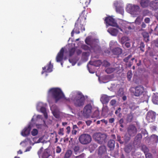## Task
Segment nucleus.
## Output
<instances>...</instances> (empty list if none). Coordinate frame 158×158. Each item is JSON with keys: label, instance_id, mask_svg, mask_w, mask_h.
<instances>
[{"label": "nucleus", "instance_id": "nucleus-27", "mask_svg": "<svg viewBox=\"0 0 158 158\" xmlns=\"http://www.w3.org/2000/svg\"><path fill=\"white\" fill-rule=\"evenodd\" d=\"M142 35L145 42H148L149 40V36L148 33L146 32H143L142 33Z\"/></svg>", "mask_w": 158, "mask_h": 158}, {"label": "nucleus", "instance_id": "nucleus-8", "mask_svg": "<svg viewBox=\"0 0 158 158\" xmlns=\"http://www.w3.org/2000/svg\"><path fill=\"white\" fill-rule=\"evenodd\" d=\"M156 113L152 111H148L147 113L146 119L148 123L153 122L155 118Z\"/></svg>", "mask_w": 158, "mask_h": 158}, {"label": "nucleus", "instance_id": "nucleus-35", "mask_svg": "<svg viewBox=\"0 0 158 158\" xmlns=\"http://www.w3.org/2000/svg\"><path fill=\"white\" fill-rule=\"evenodd\" d=\"M73 150L75 153L77 154V153L79 152L80 150V147L78 145H77L73 147Z\"/></svg>", "mask_w": 158, "mask_h": 158}, {"label": "nucleus", "instance_id": "nucleus-21", "mask_svg": "<svg viewBox=\"0 0 158 158\" xmlns=\"http://www.w3.org/2000/svg\"><path fill=\"white\" fill-rule=\"evenodd\" d=\"M89 63L92 65L98 67L101 65L102 62L101 60H98L94 61H90Z\"/></svg>", "mask_w": 158, "mask_h": 158}, {"label": "nucleus", "instance_id": "nucleus-59", "mask_svg": "<svg viewBox=\"0 0 158 158\" xmlns=\"http://www.w3.org/2000/svg\"><path fill=\"white\" fill-rule=\"evenodd\" d=\"M92 123V121L91 120H88L85 122V123L88 126H89Z\"/></svg>", "mask_w": 158, "mask_h": 158}, {"label": "nucleus", "instance_id": "nucleus-49", "mask_svg": "<svg viewBox=\"0 0 158 158\" xmlns=\"http://www.w3.org/2000/svg\"><path fill=\"white\" fill-rule=\"evenodd\" d=\"M116 100L115 99H113L110 101V104L112 106H114L116 104Z\"/></svg>", "mask_w": 158, "mask_h": 158}, {"label": "nucleus", "instance_id": "nucleus-7", "mask_svg": "<svg viewBox=\"0 0 158 158\" xmlns=\"http://www.w3.org/2000/svg\"><path fill=\"white\" fill-rule=\"evenodd\" d=\"M85 10L82 11L79 17L78 18V19L75 23V26H77V24L79 25V27H81V28L83 27V24H82L81 23V21L82 20L85 21L86 19V15L85 14Z\"/></svg>", "mask_w": 158, "mask_h": 158}, {"label": "nucleus", "instance_id": "nucleus-44", "mask_svg": "<svg viewBox=\"0 0 158 158\" xmlns=\"http://www.w3.org/2000/svg\"><path fill=\"white\" fill-rule=\"evenodd\" d=\"M153 72L156 74H158V64H156L154 67Z\"/></svg>", "mask_w": 158, "mask_h": 158}, {"label": "nucleus", "instance_id": "nucleus-43", "mask_svg": "<svg viewBox=\"0 0 158 158\" xmlns=\"http://www.w3.org/2000/svg\"><path fill=\"white\" fill-rule=\"evenodd\" d=\"M145 45L143 42H141L140 44V46L139 47V48H140V50L142 52H144V48Z\"/></svg>", "mask_w": 158, "mask_h": 158}, {"label": "nucleus", "instance_id": "nucleus-32", "mask_svg": "<svg viewBox=\"0 0 158 158\" xmlns=\"http://www.w3.org/2000/svg\"><path fill=\"white\" fill-rule=\"evenodd\" d=\"M54 116L56 118H58L60 117V112L57 110H55L52 111Z\"/></svg>", "mask_w": 158, "mask_h": 158}, {"label": "nucleus", "instance_id": "nucleus-14", "mask_svg": "<svg viewBox=\"0 0 158 158\" xmlns=\"http://www.w3.org/2000/svg\"><path fill=\"white\" fill-rule=\"evenodd\" d=\"M112 96H108L104 94L102 96L100 101L103 104H107L110 100V98Z\"/></svg>", "mask_w": 158, "mask_h": 158}, {"label": "nucleus", "instance_id": "nucleus-16", "mask_svg": "<svg viewBox=\"0 0 158 158\" xmlns=\"http://www.w3.org/2000/svg\"><path fill=\"white\" fill-rule=\"evenodd\" d=\"M30 129L31 127L30 126L25 128L21 133L22 135L23 136H26L30 134Z\"/></svg>", "mask_w": 158, "mask_h": 158}, {"label": "nucleus", "instance_id": "nucleus-30", "mask_svg": "<svg viewBox=\"0 0 158 158\" xmlns=\"http://www.w3.org/2000/svg\"><path fill=\"white\" fill-rule=\"evenodd\" d=\"M40 111L44 114V117L46 118H48V115L46 112V108L43 106L41 107L40 109Z\"/></svg>", "mask_w": 158, "mask_h": 158}, {"label": "nucleus", "instance_id": "nucleus-39", "mask_svg": "<svg viewBox=\"0 0 158 158\" xmlns=\"http://www.w3.org/2000/svg\"><path fill=\"white\" fill-rule=\"evenodd\" d=\"M152 101L154 104L158 105V95L154 96L152 98Z\"/></svg>", "mask_w": 158, "mask_h": 158}, {"label": "nucleus", "instance_id": "nucleus-38", "mask_svg": "<svg viewBox=\"0 0 158 158\" xmlns=\"http://www.w3.org/2000/svg\"><path fill=\"white\" fill-rule=\"evenodd\" d=\"M129 40L128 37L124 36L121 39V42L122 44H124L126 42Z\"/></svg>", "mask_w": 158, "mask_h": 158}, {"label": "nucleus", "instance_id": "nucleus-17", "mask_svg": "<svg viewBox=\"0 0 158 158\" xmlns=\"http://www.w3.org/2000/svg\"><path fill=\"white\" fill-rule=\"evenodd\" d=\"M106 152V148L105 146L102 145L99 147L98 153L99 155H102L104 154Z\"/></svg>", "mask_w": 158, "mask_h": 158}, {"label": "nucleus", "instance_id": "nucleus-42", "mask_svg": "<svg viewBox=\"0 0 158 158\" xmlns=\"http://www.w3.org/2000/svg\"><path fill=\"white\" fill-rule=\"evenodd\" d=\"M132 76V73L131 71H129L127 73V78L128 81H130Z\"/></svg>", "mask_w": 158, "mask_h": 158}, {"label": "nucleus", "instance_id": "nucleus-11", "mask_svg": "<svg viewBox=\"0 0 158 158\" xmlns=\"http://www.w3.org/2000/svg\"><path fill=\"white\" fill-rule=\"evenodd\" d=\"M97 140L100 142L102 143L105 142L107 138V136L105 134H101L100 133L97 134L96 135Z\"/></svg>", "mask_w": 158, "mask_h": 158}, {"label": "nucleus", "instance_id": "nucleus-20", "mask_svg": "<svg viewBox=\"0 0 158 158\" xmlns=\"http://www.w3.org/2000/svg\"><path fill=\"white\" fill-rule=\"evenodd\" d=\"M134 118L133 114L132 112L128 114L127 115L126 120L127 123L132 122Z\"/></svg>", "mask_w": 158, "mask_h": 158}, {"label": "nucleus", "instance_id": "nucleus-64", "mask_svg": "<svg viewBox=\"0 0 158 158\" xmlns=\"http://www.w3.org/2000/svg\"><path fill=\"white\" fill-rule=\"evenodd\" d=\"M119 124H123L124 123V120L123 118H122L120 119L119 121Z\"/></svg>", "mask_w": 158, "mask_h": 158}, {"label": "nucleus", "instance_id": "nucleus-6", "mask_svg": "<svg viewBox=\"0 0 158 158\" xmlns=\"http://www.w3.org/2000/svg\"><path fill=\"white\" fill-rule=\"evenodd\" d=\"M137 132V129L134 125H129L127 128V133L130 137L134 136L136 134Z\"/></svg>", "mask_w": 158, "mask_h": 158}, {"label": "nucleus", "instance_id": "nucleus-23", "mask_svg": "<svg viewBox=\"0 0 158 158\" xmlns=\"http://www.w3.org/2000/svg\"><path fill=\"white\" fill-rule=\"evenodd\" d=\"M142 136L140 133L138 134L134 138V141L136 143V144L140 143L142 139Z\"/></svg>", "mask_w": 158, "mask_h": 158}, {"label": "nucleus", "instance_id": "nucleus-15", "mask_svg": "<svg viewBox=\"0 0 158 158\" xmlns=\"http://www.w3.org/2000/svg\"><path fill=\"white\" fill-rule=\"evenodd\" d=\"M113 54L117 56L118 57L122 53V50L121 48L117 47L113 49L112 50Z\"/></svg>", "mask_w": 158, "mask_h": 158}, {"label": "nucleus", "instance_id": "nucleus-37", "mask_svg": "<svg viewBox=\"0 0 158 158\" xmlns=\"http://www.w3.org/2000/svg\"><path fill=\"white\" fill-rule=\"evenodd\" d=\"M142 150L144 152L145 155H146V154H148L149 153V149L148 148L145 146L143 145L142 146Z\"/></svg>", "mask_w": 158, "mask_h": 158}, {"label": "nucleus", "instance_id": "nucleus-9", "mask_svg": "<svg viewBox=\"0 0 158 158\" xmlns=\"http://www.w3.org/2000/svg\"><path fill=\"white\" fill-rule=\"evenodd\" d=\"M92 106L90 104L86 105L84 107L83 110L84 115L86 117H89L92 112Z\"/></svg>", "mask_w": 158, "mask_h": 158}, {"label": "nucleus", "instance_id": "nucleus-52", "mask_svg": "<svg viewBox=\"0 0 158 158\" xmlns=\"http://www.w3.org/2000/svg\"><path fill=\"white\" fill-rule=\"evenodd\" d=\"M63 131H64V128H60L59 131H58V134L59 135H63L64 134V133H63Z\"/></svg>", "mask_w": 158, "mask_h": 158}, {"label": "nucleus", "instance_id": "nucleus-62", "mask_svg": "<svg viewBox=\"0 0 158 158\" xmlns=\"http://www.w3.org/2000/svg\"><path fill=\"white\" fill-rule=\"evenodd\" d=\"M125 46L127 48H129L130 47V44L129 42H126L125 44Z\"/></svg>", "mask_w": 158, "mask_h": 158}, {"label": "nucleus", "instance_id": "nucleus-29", "mask_svg": "<svg viewBox=\"0 0 158 158\" xmlns=\"http://www.w3.org/2000/svg\"><path fill=\"white\" fill-rule=\"evenodd\" d=\"M85 42L86 44L89 45L91 48H93L92 43V40L90 38L87 37L85 40Z\"/></svg>", "mask_w": 158, "mask_h": 158}, {"label": "nucleus", "instance_id": "nucleus-63", "mask_svg": "<svg viewBox=\"0 0 158 158\" xmlns=\"http://www.w3.org/2000/svg\"><path fill=\"white\" fill-rule=\"evenodd\" d=\"M83 157L84 154H82L79 155V156H75V158H82Z\"/></svg>", "mask_w": 158, "mask_h": 158}, {"label": "nucleus", "instance_id": "nucleus-58", "mask_svg": "<svg viewBox=\"0 0 158 158\" xmlns=\"http://www.w3.org/2000/svg\"><path fill=\"white\" fill-rule=\"evenodd\" d=\"M82 51L80 49H77L76 50V53L77 55H79L81 54Z\"/></svg>", "mask_w": 158, "mask_h": 158}, {"label": "nucleus", "instance_id": "nucleus-1", "mask_svg": "<svg viewBox=\"0 0 158 158\" xmlns=\"http://www.w3.org/2000/svg\"><path fill=\"white\" fill-rule=\"evenodd\" d=\"M48 93L52 98L55 100L56 103H57L59 100L63 98H64L67 101H70L69 98H66L64 97L63 93L59 88H52L49 90Z\"/></svg>", "mask_w": 158, "mask_h": 158}, {"label": "nucleus", "instance_id": "nucleus-4", "mask_svg": "<svg viewBox=\"0 0 158 158\" xmlns=\"http://www.w3.org/2000/svg\"><path fill=\"white\" fill-rule=\"evenodd\" d=\"M105 22H106V25L116 27L120 29L121 31L123 32V29L119 27L115 19L112 17L110 16L106 17L105 19Z\"/></svg>", "mask_w": 158, "mask_h": 158}, {"label": "nucleus", "instance_id": "nucleus-3", "mask_svg": "<svg viewBox=\"0 0 158 158\" xmlns=\"http://www.w3.org/2000/svg\"><path fill=\"white\" fill-rule=\"evenodd\" d=\"M78 139L79 142L81 144L86 145L91 142L92 138L90 135L87 134H83L79 137Z\"/></svg>", "mask_w": 158, "mask_h": 158}, {"label": "nucleus", "instance_id": "nucleus-53", "mask_svg": "<svg viewBox=\"0 0 158 158\" xmlns=\"http://www.w3.org/2000/svg\"><path fill=\"white\" fill-rule=\"evenodd\" d=\"M146 158H153L152 154L151 153H148L145 155Z\"/></svg>", "mask_w": 158, "mask_h": 158}, {"label": "nucleus", "instance_id": "nucleus-36", "mask_svg": "<svg viewBox=\"0 0 158 158\" xmlns=\"http://www.w3.org/2000/svg\"><path fill=\"white\" fill-rule=\"evenodd\" d=\"M115 69L114 68H108L105 70V71L108 74L114 72Z\"/></svg>", "mask_w": 158, "mask_h": 158}, {"label": "nucleus", "instance_id": "nucleus-46", "mask_svg": "<svg viewBox=\"0 0 158 158\" xmlns=\"http://www.w3.org/2000/svg\"><path fill=\"white\" fill-rule=\"evenodd\" d=\"M38 133V130L35 129H33L31 132V134L33 136H35Z\"/></svg>", "mask_w": 158, "mask_h": 158}, {"label": "nucleus", "instance_id": "nucleus-48", "mask_svg": "<svg viewBox=\"0 0 158 158\" xmlns=\"http://www.w3.org/2000/svg\"><path fill=\"white\" fill-rule=\"evenodd\" d=\"M117 140L118 141L120 144H122L124 143V142L121 140V137L119 135H118L117 136Z\"/></svg>", "mask_w": 158, "mask_h": 158}, {"label": "nucleus", "instance_id": "nucleus-50", "mask_svg": "<svg viewBox=\"0 0 158 158\" xmlns=\"http://www.w3.org/2000/svg\"><path fill=\"white\" fill-rule=\"evenodd\" d=\"M61 151V149L60 147L57 146L56 149V152L57 153H60Z\"/></svg>", "mask_w": 158, "mask_h": 158}, {"label": "nucleus", "instance_id": "nucleus-13", "mask_svg": "<svg viewBox=\"0 0 158 158\" xmlns=\"http://www.w3.org/2000/svg\"><path fill=\"white\" fill-rule=\"evenodd\" d=\"M53 68V65L51 64V62L50 61L48 64L46 66L42 68L44 72H51L52 71Z\"/></svg>", "mask_w": 158, "mask_h": 158}, {"label": "nucleus", "instance_id": "nucleus-28", "mask_svg": "<svg viewBox=\"0 0 158 158\" xmlns=\"http://www.w3.org/2000/svg\"><path fill=\"white\" fill-rule=\"evenodd\" d=\"M92 118H96L97 119L99 118V111L98 110H95L91 116Z\"/></svg>", "mask_w": 158, "mask_h": 158}, {"label": "nucleus", "instance_id": "nucleus-54", "mask_svg": "<svg viewBox=\"0 0 158 158\" xmlns=\"http://www.w3.org/2000/svg\"><path fill=\"white\" fill-rule=\"evenodd\" d=\"M131 137L129 136H125V141L126 143H127L128 142L130 139Z\"/></svg>", "mask_w": 158, "mask_h": 158}, {"label": "nucleus", "instance_id": "nucleus-25", "mask_svg": "<svg viewBox=\"0 0 158 158\" xmlns=\"http://www.w3.org/2000/svg\"><path fill=\"white\" fill-rule=\"evenodd\" d=\"M140 4L143 8L146 7L149 5V1L148 0H141Z\"/></svg>", "mask_w": 158, "mask_h": 158}, {"label": "nucleus", "instance_id": "nucleus-40", "mask_svg": "<svg viewBox=\"0 0 158 158\" xmlns=\"http://www.w3.org/2000/svg\"><path fill=\"white\" fill-rule=\"evenodd\" d=\"M76 51V49L74 48H72L69 50V56H73Z\"/></svg>", "mask_w": 158, "mask_h": 158}, {"label": "nucleus", "instance_id": "nucleus-5", "mask_svg": "<svg viewBox=\"0 0 158 158\" xmlns=\"http://www.w3.org/2000/svg\"><path fill=\"white\" fill-rule=\"evenodd\" d=\"M131 91L135 96H139L144 92V88L142 85H138L131 89Z\"/></svg>", "mask_w": 158, "mask_h": 158}, {"label": "nucleus", "instance_id": "nucleus-2", "mask_svg": "<svg viewBox=\"0 0 158 158\" xmlns=\"http://www.w3.org/2000/svg\"><path fill=\"white\" fill-rule=\"evenodd\" d=\"M73 101L75 106L80 107L84 104L85 98L81 92H78Z\"/></svg>", "mask_w": 158, "mask_h": 158}, {"label": "nucleus", "instance_id": "nucleus-41", "mask_svg": "<svg viewBox=\"0 0 158 158\" xmlns=\"http://www.w3.org/2000/svg\"><path fill=\"white\" fill-rule=\"evenodd\" d=\"M81 48L85 50H89L91 49V48L85 44L82 45L81 46Z\"/></svg>", "mask_w": 158, "mask_h": 158}, {"label": "nucleus", "instance_id": "nucleus-57", "mask_svg": "<svg viewBox=\"0 0 158 158\" xmlns=\"http://www.w3.org/2000/svg\"><path fill=\"white\" fill-rule=\"evenodd\" d=\"M114 121V118H110L109 120V123H113Z\"/></svg>", "mask_w": 158, "mask_h": 158}, {"label": "nucleus", "instance_id": "nucleus-47", "mask_svg": "<svg viewBox=\"0 0 158 158\" xmlns=\"http://www.w3.org/2000/svg\"><path fill=\"white\" fill-rule=\"evenodd\" d=\"M132 55H129L128 56L125 57L123 60V61L126 63L128 62L129 60L131 57Z\"/></svg>", "mask_w": 158, "mask_h": 158}, {"label": "nucleus", "instance_id": "nucleus-56", "mask_svg": "<svg viewBox=\"0 0 158 158\" xmlns=\"http://www.w3.org/2000/svg\"><path fill=\"white\" fill-rule=\"evenodd\" d=\"M150 19L148 18H146L144 19V22L145 23H148L150 22Z\"/></svg>", "mask_w": 158, "mask_h": 158}, {"label": "nucleus", "instance_id": "nucleus-61", "mask_svg": "<svg viewBox=\"0 0 158 158\" xmlns=\"http://www.w3.org/2000/svg\"><path fill=\"white\" fill-rule=\"evenodd\" d=\"M154 43L156 46L158 47V38L154 41Z\"/></svg>", "mask_w": 158, "mask_h": 158}, {"label": "nucleus", "instance_id": "nucleus-34", "mask_svg": "<svg viewBox=\"0 0 158 158\" xmlns=\"http://www.w3.org/2000/svg\"><path fill=\"white\" fill-rule=\"evenodd\" d=\"M151 139L154 143H157L158 142V136L155 135H152L151 136Z\"/></svg>", "mask_w": 158, "mask_h": 158}, {"label": "nucleus", "instance_id": "nucleus-31", "mask_svg": "<svg viewBox=\"0 0 158 158\" xmlns=\"http://www.w3.org/2000/svg\"><path fill=\"white\" fill-rule=\"evenodd\" d=\"M132 149V146L130 144H129L125 147L124 149V151L127 153H129L131 151Z\"/></svg>", "mask_w": 158, "mask_h": 158}, {"label": "nucleus", "instance_id": "nucleus-55", "mask_svg": "<svg viewBox=\"0 0 158 158\" xmlns=\"http://www.w3.org/2000/svg\"><path fill=\"white\" fill-rule=\"evenodd\" d=\"M121 110V108L120 107H119L118 109L115 111V114L117 115L119 113H120Z\"/></svg>", "mask_w": 158, "mask_h": 158}, {"label": "nucleus", "instance_id": "nucleus-19", "mask_svg": "<svg viewBox=\"0 0 158 158\" xmlns=\"http://www.w3.org/2000/svg\"><path fill=\"white\" fill-rule=\"evenodd\" d=\"M107 31L111 35L113 36H116L118 33V30L112 27L109 28L107 30Z\"/></svg>", "mask_w": 158, "mask_h": 158}, {"label": "nucleus", "instance_id": "nucleus-24", "mask_svg": "<svg viewBox=\"0 0 158 158\" xmlns=\"http://www.w3.org/2000/svg\"><path fill=\"white\" fill-rule=\"evenodd\" d=\"M79 25L77 24V26H75V27L71 33V35L72 36H73L74 32H75V33L77 34L80 33L79 28Z\"/></svg>", "mask_w": 158, "mask_h": 158}, {"label": "nucleus", "instance_id": "nucleus-10", "mask_svg": "<svg viewBox=\"0 0 158 158\" xmlns=\"http://www.w3.org/2000/svg\"><path fill=\"white\" fill-rule=\"evenodd\" d=\"M129 9L131 14L136 15L137 12L139 11L140 8L138 5H133L130 6Z\"/></svg>", "mask_w": 158, "mask_h": 158}, {"label": "nucleus", "instance_id": "nucleus-45", "mask_svg": "<svg viewBox=\"0 0 158 158\" xmlns=\"http://www.w3.org/2000/svg\"><path fill=\"white\" fill-rule=\"evenodd\" d=\"M132 28L131 27V26H126L124 27V29L126 30V31H125L124 32L126 34H128V31H127V30L128 29L129 30H131L132 29ZM123 31H124L123 30ZM123 32H124V31Z\"/></svg>", "mask_w": 158, "mask_h": 158}, {"label": "nucleus", "instance_id": "nucleus-18", "mask_svg": "<svg viewBox=\"0 0 158 158\" xmlns=\"http://www.w3.org/2000/svg\"><path fill=\"white\" fill-rule=\"evenodd\" d=\"M150 5L154 10H156L158 9V0L152 1L150 3Z\"/></svg>", "mask_w": 158, "mask_h": 158}, {"label": "nucleus", "instance_id": "nucleus-12", "mask_svg": "<svg viewBox=\"0 0 158 158\" xmlns=\"http://www.w3.org/2000/svg\"><path fill=\"white\" fill-rule=\"evenodd\" d=\"M64 49L62 48L59 52L58 53L56 57V60L57 62H60L62 61L63 59Z\"/></svg>", "mask_w": 158, "mask_h": 158}, {"label": "nucleus", "instance_id": "nucleus-26", "mask_svg": "<svg viewBox=\"0 0 158 158\" xmlns=\"http://www.w3.org/2000/svg\"><path fill=\"white\" fill-rule=\"evenodd\" d=\"M116 11L122 15L124 14V9L121 6H116Z\"/></svg>", "mask_w": 158, "mask_h": 158}, {"label": "nucleus", "instance_id": "nucleus-22", "mask_svg": "<svg viewBox=\"0 0 158 158\" xmlns=\"http://www.w3.org/2000/svg\"><path fill=\"white\" fill-rule=\"evenodd\" d=\"M115 141L113 139H110L108 142L107 145L111 150H113L114 147Z\"/></svg>", "mask_w": 158, "mask_h": 158}, {"label": "nucleus", "instance_id": "nucleus-51", "mask_svg": "<svg viewBox=\"0 0 158 158\" xmlns=\"http://www.w3.org/2000/svg\"><path fill=\"white\" fill-rule=\"evenodd\" d=\"M141 133L142 134H143L144 136H146V137L148 136V133L147 131L145 129H143L141 131Z\"/></svg>", "mask_w": 158, "mask_h": 158}, {"label": "nucleus", "instance_id": "nucleus-33", "mask_svg": "<svg viewBox=\"0 0 158 158\" xmlns=\"http://www.w3.org/2000/svg\"><path fill=\"white\" fill-rule=\"evenodd\" d=\"M72 152L70 150H68L67 151L64 155V158H69L71 156Z\"/></svg>", "mask_w": 158, "mask_h": 158}, {"label": "nucleus", "instance_id": "nucleus-60", "mask_svg": "<svg viewBox=\"0 0 158 158\" xmlns=\"http://www.w3.org/2000/svg\"><path fill=\"white\" fill-rule=\"evenodd\" d=\"M66 132L69 134L70 131V127L69 126H68L66 128Z\"/></svg>", "mask_w": 158, "mask_h": 158}]
</instances>
